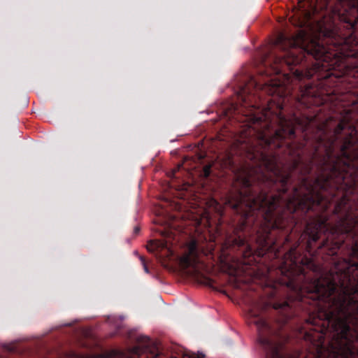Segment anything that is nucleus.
I'll return each instance as SVG.
<instances>
[{"label":"nucleus","instance_id":"423d86ee","mask_svg":"<svg viewBox=\"0 0 358 358\" xmlns=\"http://www.w3.org/2000/svg\"><path fill=\"white\" fill-rule=\"evenodd\" d=\"M211 173V165H206L203 167L202 175L204 178H208Z\"/></svg>","mask_w":358,"mask_h":358},{"label":"nucleus","instance_id":"f03ea898","mask_svg":"<svg viewBox=\"0 0 358 358\" xmlns=\"http://www.w3.org/2000/svg\"><path fill=\"white\" fill-rule=\"evenodd\" d=\"M206 254L196 240L191 241L183 255L180 258V264L191 277L202 283L210 284L211 280L207 277L209 267L206 262Z\"/></svg>","mask_w":358,"mask_h":358},{"label":"nucleus","instance_id":"f257e3e1","mask_svg":"<svg viewBox=\"0 0 358 358\" xmlns=\"http://www.w3.org/2000/svg\"><path fill=\"white\" fill-rule=\"evenodd\" d=\"M346 255L345 268L325 271L306 255V341L318 358H358V244H306Z\"/></svg>","mask_w":358,"mask_h":358},{"label":"nucleus","instance_id":"9b49d317","mask_svg":"<svg viewBox=\"0 0 358 358\" xmlns=\"http://www.w3.org/2000/svg\"><path fill=\"white\" fill-rule=\"evenodd\" d=\"M357 55H358V52H356V53H355V54H352V56L357 57Z\"/></svg>","mask_w":358,"mask_h":358},{"label":"nucleus","instance_id":"6e6552de","mask_svg":"<svg viewBox=\"0 0 358 358\" xmlns=\"http://www.w3.org/2000/svg\"><path fill=\"white\" fill-rule=\"evenodd\" d=\"M268 278H273V274L271 273V268H268Z\"/></svg>","mask_w":358,"mask_h":358},{"label":"nucleus","instance_id":"20e7f679","mask_svg":"<svg viewBox=\"0 0 358 358\" xmlns=\"http://www.w3.org/2000/svg\"><path fill=\"white\" fill-rule=\"evenodd\" d=\"M166 243L164 241L152 240L148 243V250L149 251L154 252L155 250L166 248Z\"/></svg>","mask_w":358,"mask_h":358},{"label":"nucleus","instance_id":"f8f14e48","mask_svg":"<svg viewBox=\"0 0 358 358\" xmlns=\"http://www.w3.org/2000/svg\"><path fill=\"white\" fill-rule=\"evenodd\" d=\"M171 358H176V357H171Z\"/></svg>","mask_w":358,"mask_h":358},{"label":"nucleus","instance_id":"39448f33","mask_svg":"<svg viewBox=\"0 0 358 358\" xmlns=\"http://www.w3.org/2000/svg\"><path fill=\"white\" fill-rule=\"evenodd\" d=\"M182 358H206V356L201 352L195 354L194 352H185Z\"/></svg>","mask_w":358,"mask_h":358},{"label":"nucleus","instance_id":"0eeeda50","mask_svg":"<svg viewBox=\"0 0 358 358\" xmlns=\"http://www.w3.org/2000/svg\"><path fill=\"white\" fill-rule=\"evenodd\" d=\"M141 263H142V264L143 266L144 271L146 273H149L148 267V266L146 264L145 259H144L143 257H141Z\"/></svg>","mask_w":358,"mask_h":358},{"label":"nucleus","instance_id":"7ed1b4c3","mask_svg":"<svg viewBox=\"0 0 358 358\" xmlns=\"http://www.w3.org/2000/svg\"><path fill=\"white\" fill-rule=\"evenodd\" d=\"M137 343L122 358H162L157 346L148 336H138Z\"/></svg>","mask_w":358,"mask_h":358},{"label":"nucleus","instance_id":"9d476101","mask_svg":"<svg viewBox=\"0 0 358 358\" xmlns=\"http://www.w3.org/2000/svg\"><path fill=\"white\" fill-rule=\"evenodd\" d=\"M134 233H135L136 234H137L139 232V231H140V228H139L138 227H136L134 228Z\"/></svg>","mask_w":358,"mask_h":358},{"label":"nucleus","instance_id":"1a4fd4ad","mask_svg":"<svg viewBox=\"0 0 358 358\" xmlns=\"http://www.w3.org/2000/svg\"><path fill=\"white\" fill-rule=\"evenodd\" d=\"M182 166V165H178V167L176 168V169H175V170L173 171V175H175V174H176V171H179V169H180V166Z\"/></svg>","mask_w":358,"mask_h":358}]
</instances>
